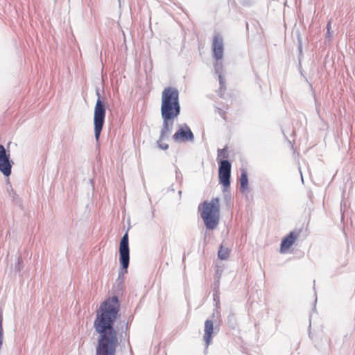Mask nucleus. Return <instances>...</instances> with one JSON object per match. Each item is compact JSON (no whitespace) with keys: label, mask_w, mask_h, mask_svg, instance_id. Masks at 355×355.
I'll return each mask as SVG.
<instances>
[{"label":"nucleus","mask_w":355,"mask_h":355,"mask_svg":"<svg viewBox=\"0 0 355 355\" xmlns=\"http://www.w3.org/2000/svg\"><path fill=\"white\" fill-rule=\"evenodd\" d=\"M116 297L105 300L100 306L94 326L99 334L96 355H115L118 346L117 333L113 327L119 311Z\"/></svg>","instance_id":"nucleus-1"},{"label":"nucleus","mask_w":355,"mask_h":355,"mask_svg":"<svg viewBox=\"0 0 355 355\" xmlns=\"http://www.w3.org/2000/svg\"><path fill=\"white\" fill-rule=\"evenodd\" d=\"M198 211L208 230L216 228L220 220V200L212 198L210 201H204L198 206Z\"/></svg>","instance_id":"nucleus-2"},{"label":"nucleus","mask_w":355,"mask_h":355,"mask_svg":"<svg viewBox=\"0 0 355 355\" xmlns=\"http://www.w3.org/2000/svg\"><path fill=\"white\" fill-rule=\"evenodd\" d=\"M161 113L174 116L180 114L179 92L175 87H168L162 91Z\"/></svg>","instance_id":"nucleus-3"},{"label":"nucleus","mask_w":355,"mask_h":355,"mask_svg":"<svg viewBox=\"0 0 355 355\" xmlns=\"http://www.w3.org/2000/svg\"><path fill=\"white\" fill-rule=\"evenodd\" d=\"M119 262L121 266L119 275H123L128 272L130 262V249L128 234L126 232L122 237L119 244Z\"/></svg>","instance_id":"nucleus-4"},{"label":"nucleus","mask_w":355,"mask_h":355,"mask_svg":"<svg viewBox=\"0 0 355 355\" xmlns=\"http://www.w3.org/2000/svg\"><path fill=\"white\" fill-rule=\"evenodd\" d=\"M213 57L216 60L214 63V69L216 73L223 71V65L222 60L223 58V40L222 37L217 34L214 35L212 42Z\"/></svg>","instance_id":"nucleus-5"},{"label":"nucleus","mask_w":355,"mask_h":355,"mask_svg":"<svg viewBox=\"0 0 355 355\" xmlns=\"http://www.w3.org/2000/svg\"><path fill=\"white\" fill-rule=\"evenodd\" d=\"M105 117V105L102 101L98 99L94 107V133L95 138L98 141L103 127Z\"/></svg>","instance_id":"nucleus-6"},{"label":"nucleus","mask_w":355,"mask_h":355,"mask_svg":"<svg viewBox=\"0 0 355 355\" xmlns=\"http://www.w3.org/2000/svg\"><path fill=\"white\" fill-rule=\"evenodd\" d=\"M231 176V164L227 160H220L219 162L218 178L220 183L225 189L230 185Z\"/></svg>","instance_id":"nucleus-7"},{"label":"nucleus","mask_w":355,"mask_h":355,"mask_svg":"<svg viewBox=\"0 0 355 355\" xmlns=\"http://www.w3.org/2000/svg\"><path fill=\"white\" fill-rule=\"evenodd\" d=\"M11 168L10 153L6 152L3 145H0V171L8 177L11 174Z\"/></svg>","instance_id":"nucleus-8"},{"label":"nucleus","mask_w":355,"mask_h":355,"mask_svg":"<svg viewBox=\"0 0 355 355\" xmlns=\"http://www.w3.org/2000/svg\"><path fill=\"white\" fill-rule=\"evenodd\" d=\"M178 116L162 114L163 119L162 128L160 132V137L162 139H166L171 134L173 126V120Z\"/></svg>","instance_id":"nucleus-9"},{"label":"nucleus","mask_w":355,"mask_h":355,"mask_svg":"<svg viewBox=\"0 0 355 355\" xmlns=\"http://www.w3.org/2000/svg\"><path fill=\"white\" fill-rule=\"evenodd\" d=\"M173 139L176 142H184L192 141L193 135L188 126L180 128L173 136Z\"/></svg>","instance_id":"nucleus-10"},{"label":"nucleus","mask_w":355,"mask_h":355,"mask_svg":"<svg viewBox=\"0 0 355 355\" xmlns=\"http://www.w3.org/2000/svg\"><path fill=\"white\" fill-rule=\"evenodd\" d=\"M300 230L293 231L283 239L280 246V252L282 253H285L288 251L300 236Z\"/></svg>","instance_id":"nucleus-11"},{"label":"nucleus","mask_w":355,"mask_h":355,"mask_svg":"<svg viewBox=\"0 0 355 355\" xmlns=\"http://www.w3.org/2000/svg\"><path fill=\"white\" fill-rule=\"evenodd\" d=\"M205 334L203 336V339L205 341L206 343V347H208V346L211 343L212 334L214 331V324L213 322L210 320H207L205 322Z\"/></svg>","instance_id":"nucleus-12"},{"label":"nucleus","mask_w":355,"mask_h":355,"mask_svg":"<svg viewBox=\"0 0 355 355\" xmlns=\"http://www.w3.org/2000/svg\"><path fill=\"white\" fill-rule=\"evenodd\" d=\"M218 256L221 260L227 259L230 257V250L221 245L218 252Z\"/></svg>","instance_id":"nucleus-13"},{"label":"nucleus","mask_w":355,"mask_h":355,"mask_svg":"<svg viewBox=\"0 0 355 355\" xmlns=\"http://www.w3.org/2000/svg\"><path fill=\"white\" fill-rule=\"evenodd\" d=\"M218 73V79H219V84H220L219 94L220 96H223L226 91L225 82V79H224L223 76L221 74V71Z\"/></svg>","instance_id":"nucleus-14"},{"label":"nucleus","mask_w":355,"mask_h":355,"mask_svg":"<svg viewBox=\"0 0 355 355\" xmlns=\"http://www.w3.org/2000/svg\"><path fill=\"white\" fill-rule=\"evenodd\" d=\"M241 189L243 191L248 188V179L245 172H243L240 178Z\"/></svg>","instance_id":"nucleus-15"},{"label":"nucleus","mask_w":355,"mask_h":355,"mask_svg":"<svg viewBox=\"0 0 355 355\" xmlns=\"http://www.w3.org/2000/svg\"><path fill=\"white\" fill-rule=\"evenodd\" d=\"M228 152L227 148L218 150L217 159L221 160H226L228 158Z\"/></svg>","instance_id":"nucleus-16"},{"label":"nucleus","mask_w":355,"mask_h":355,"mask_svg":"<svg viewBox=\"0 0 355 355\" xmlns=\"http://www.w3.org/2000/svg\"><path fill=\"white\" fill-rule=\"evenodd\" d=\"M166 139H162L161 137H159V140L157 141V144L160 148L163 150H166L168 148V145L164 142Z\"/></svg>","instance_id":"nucleus-17"},{"label":"nucleus","mask_w":355,"mask_h":355,"mask_svg":"<svg viewBox=\"0 0 355 355\" xmlns=\"http://www.w3.org/2000/svg\"><path fill=\"white\" fill-rule=\"evenodd\" d=\"M327 37H331V31H330V30H331V22H329L327 24Z\"/></svg>","instance_id":"nucleus-18"}]
</instances>
